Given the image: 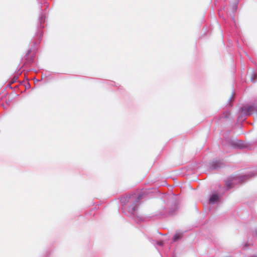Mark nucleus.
Wrapping results in <instances>:
<instances>
[{
  "label": "nucleus",
  "instance_id": "f257e3e1",
  "mask_svg": "<svg viewBox=\"0 0 257 257\" xmlns=\"http://www.w3.org/2000/svg\"><path fill=\"white\" fill-rule=\"evenodd\" d=\"M255 109L254 106L252 105H246L242 107V110L247 115L251 114Z\"/></svg>",
  "mask_w": 257,
  "mask_h": 257
},
{
  "label": "nucleus",
  "instance_id": "f03ea898",
  "mask_svg": "<svg viewBox=\"0 0 257 257\" xmlns=\"http://www.w3.org/2000/svg\"><path fill=\"white\" fill-rule=\"evenodd\" d=\"M218 200V196L216 194H212L209 199V202L210 203H214L216 201Z\"/></svg>",
  "mask_w": 257,
  "mask_h": 257
},
{
  "label": "nucleus",
  "instance_id": "7ed1b4c3",
  "mask_svg": "<svg viewBox=\"0 0 257 257\" xmlns=\"http://www.w3.org/2000/svg\"><path fill=\"white\" fill-rule=\"evenodd\" d=\"M182 237V234L179 232L176 233L174 234L173 240L174 241H176L177 240L181 238Z\"/></svg>",
  "mask_w": 257,
  "mask_h": 257
},
{
  "label": "nucleus",
  "instance_id": "20e7f679",
  "mask_svg": "<svg viewBox=\"0 0 257 257\" xmlns=\"http://www.w3.org/2000/svg\"><path fill=\"white\" fill-rule=\"evenodd\" d=\"M257 78V74H256L253 71H251L250 73V79L251 81L254 82L255 80Z\"/></svg>",
  "mask_w": 257,
  "mask_h": 257
},
{
  "label": "nucleus",
  "instance_id": "39448f33",
  "mask_svg": "<svg viewBox=\"0 0 257 257\" xmlns=\"http://www.w3.org/2000/svg\"><path fill=\"white\" fill-rule=\"evenodd\" d=\"M232 180H229L226 181V186L227 189H230L232 186Z\"/></svg>",
  "mask_w": 257,
  "mask_h": 257
},
{
  "label": "nucleus",
  "instance_id": "423d86ee",
  "mask_svg": "<svg viewBox=\"0 0 257 257\" xmlns=\"http://www.w3.org/2000/svg\"><path fill=\"white\" fill-rule=\"evenodd\" d=\"M18 79L17 77H15L11 81V83H14Z\"/></svg>",
  "mask_w": 257,
  "mask_h": 257
},
{
  "label": "nucleus",
  "instance_id": "0eeeda50",
  "mask_svg": "<svg viewBox=\"0 0 257 257\" xmlns=\"http://www.w3.org/2000/svg\"><path fill=\"white\" fill-rule=\"evenodd\" d=\"M217 167L216 166H215V163H213L211 166V168L212 169H217Z\"/></svg>",
  "mask_w": 257,
  "mask_h": 257
},
{
  "label": "nucleus",
  "instance_id": "6e6552de",
  "mask_svg": "<svg viewBox=\"0 0 257 257\" xmlns=\"http://www.w3.org/2000/svg\"><path fill=\"white\" fill-rule=\"evenodd\" d=\"M158 244L159 245H162V243L161 242H158Z\"/></svg>",
  "mask_w": 257,
  "mask_h": 257
}]
</instances>
